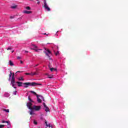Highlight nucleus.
Here are the masks:
<instances>
[{"label":"nucleus","instance_id":"obj_34","mask_svg":"<svg viewBox=\"0 0 128 128\" xmlns=\"http://www.w3.org/2000/svg\"><path fill=\"white\" fill-rule=\"evenodd\" d=\"M12 50V48H7V50Z\"/></svg>","mask_w":128,"mask_h":128},{"label":"nucleus","instance_id":"obj_3","mask_svg":"<svg viewBox=\"0 0 128 128\" xmlns=\"http://www.w3.org/2000/svg\"><path fill=\"white\" fill-rule=\"evenodd\" d=\"M44 8L46 10H48V12H50V8L48 6V3H46V0H44Z\"/></svg>","mask_w":128,"mask_h":128},{"label":"nucleus","instance_id":"obj_15","mask_svg":"<svg viewBox=\"0 0 128 128\" xmlns=\"http://www.w3.org/2000/svg\"><path fill=\"white\" fill-rule=\"evenodd\" d=\"M9 64L11 66H14V63L12 62V60H10L9 61Z\"/></svg>","mask_w":128,"mask_h":128},{"label":"nucleus","instance_id":"obj_7","mask_svg":"<svg viewBox=\"0 0 128 128\" xmlns=\"http://www.w3.org/2000/svg\"><path fill=\"white\" fill-rule=\"evenodd\" d=\"M42 100L44 102V97L41 96H37V102H38L40 103L42 102Z\"/></svg>","mask_w":128,"mask_h":128},{"label":"nucleus","instance_id":"obj_21","mask_svg":"<svg viewBox=\"0 0 128 128\" xmlns=\"http://www.w3.org/2000/svg\"><path fill=\"white\" fill-rule=\"evenodd\" d=\"M18 80H24L22 77H20L18 78Z\"/></svg>","mask_w":128,"mask_h":128},{"label":"nucleus","instance_id":"obj_29","mask_svg":"<svg viewBox=\"0 0 128 128\" xmlns=\"http://www.w3.org/2000/svg\"><path fill=\"white\" fill-rule=\"evenodd\" d=\"M31 92H32V94H35V95H36V92H34V91H31Z\"/></svg>","mask_w":128,"mask_h":128},{"label":"nucleus","instance_id":"obj_8","mask_svg":"<svg viewBox=\"0 0 128 128\" xmlns=\"http://www.w3.org/2000/svg\"><path fill=\"white\" fill-rule=\"evenodd\" d=\"M26 106L29 110H32V104L30 102H28L27 103Z\"/></svg>","mask_w":128,"mask_h":128},{"label":"nucleus","instance_id":"obj_28","mask_svg":"<svg viewBox=\"0 0 128 128\" xmlns=\"http://www.w3.org/2000/svg\"><path fill=\"white\" fill-rule=\"evenodd\" d=\"M16 92H18L15 91L13 92V94H14V96H16Z\"/></svg>","mask_w":128,"mask_h":128},{"label":"nucleus","instance_id":"obj_41","mask_svg":"<svg viewBox=\"0 0 128 128\" xmlns=\"http://www.w3.org/2000/svg\"><path fill=\"white\" fill-rule=\"evenodd\" d=\"M14 52V50H12V52Z\"/></svg>","mask_w":128,"mask_h":128},{"label":"nucleus","instance_id":"obj_37","mask_svg":"<svg viewBox=\"0 0 128 128\" xmlns=\"http://www.w3.org/2000/svg\"><path fill=\"white\" fill-rule=\"evenodd\" d=\"M38 64H36L35 66H34V67H36V66H38Z\"/></svg>","mask_w":128,"mask_h":128},{"label":"nucleus","instance_id":"obj_12","mask_svg":"<svg viewBox=\"0 0 128 128\" xmlns=\"http://www.w3.org/2000/svg\"><path fill=\"white\" fill-rule=\"evenodd\" d=\"M45 108V112H50V108H48L47 106H46V107Z\"/></svg>","mask_w":128,"mask_h":128},{"label":"nucleus","instance_id":"obj_17","mask_svg":"<svg viewBox=\"0 0 128 128\" xmlns=\"http://www.w3.org/2000/svg\"><path fill=\"white\" fill-rule=\"evenodd\" d=\"M3 110L4 112H10V110L8 109H4Z\"/></svg>","mask_w":128,"mask_h":128},{"label":"nucleus","instance_id":"obj_18","mask_svg":"<svg viewBox=\"0 0 128 128\" xmlns=\"http://www.w3.org/2000/svg\"><path fill=\"white\" fill-rule=\"evenodd\" d=\"M45 124H46V126L47 127L48 126V128H50V124H48V122H46V121L45 122Z\"/></svg>","mask_w":128,"mask_h":128},{"label":"nucleus","instance_id":"obj_40","mask_svg":"<svg viewBox=\"0 0 128 128\" xmlns=\"http://www.w3.org/2000/svg\"><path fill=\"white\" fill-rule=\"evenodd\" d=\"M38 4H40V2H38V3H37Z\"/></svg>","mask_w":128,"mask_h":128},{"label":"nucleus","instance_id":"obj_2","mask_svg":"<svg viewBox=\"0 0 128 128\" xmlns=\"http://www.w3.org/2000/svg\"><path fill=\"white\" fill-rule=\"evenodd\" d=\"M24 84V88H28V86H41V84H38L36 82H25V83H23Z\"/></svg>","mask_w":128,"mask_h":128},{"label":"nucleus","instance_id":"obj_11","mask_svg":"<svg viewBox=\"0 0 128 128\" xmlns=\"http://www.w3.org/2000/svg\"><path fill=\"white\" fill-rule=\"evenodd\" d=\"M16 8H18V6L17 5H14L10 6L11 8H12L13 10L16 9Z\"/></svg>","mask_w":128,"mask_h":128},{"label":"nucleus","instance_id":"obj_39","mask_svg":"<svg viewBox=\"0 0 128 128\" xmlns=\"http://www.w3.org/2000/svg\"><path fill=\"white\" fill-rule=\"evenodd\" d=\"M25 52H28V51H25Z\"/></svg>","mask_w":128,"mask_h":128},{"label":"nucleus","instance_id":"obj_33","mask_svg":"<svg viewBox=\"0 0 128 128\" xmlns=\"http://www.w3.org/2000/svg\"><path fill=\"white\" fill-rule=\"evenodd\" d=\"M17 58H18V60H20V58H22L20 56H18Z\"/></svg>","mask_w":128,"mask_h":128},{"label":"nucleus","instance_id":"obj_10","mask_svg":"<svg viewBox=\"0 0 128 128\" xmlns=\"http://www.w3.org/2000/svg\"><path fill=\"white\" fill-rule=\"evenodd\" d=\"M24 14H32V12L31 11H28V10H25L24 12Z\"/></svg>","mask_w":128,"mask_h":128},{"label":"nucleus","instance_id":"obj_1","mask_svg":"<svg viewBox=\"0 0 128 128\" xmlns=\"http://www.w3.org/2000/svg\"><path fill=\"white\" fill-rule=\"evenodd\" d=\"M8 80H10L12 86L14 88H16V87L14 86L16 84V78H14V73L12 72V71L10 72V74H9V79Z\"/></svg>","mask_w":128,"mask_h":128},{"label":"nucleus","instance_id":"obj_36","mask_svg":"<svg viewBox=\"0 0 128 128\" xmlns=\"http://www.w3.org/2000/svg\"><path fill=\"white\" fill-rule=\"evenodd\" d=\"M20 64H24V62H22V60H20Z\"/></svg>","mask_w":128,"mask_h":128},{"label":"nucleus","instance_id":"obj_23","mask_svg":"<svg viewBox=\"0 0 128 128\" xmlns=\"http://www.w3.org/2000/svg\"><path fill=\"white\" fill-rule=\"evenodd\" d=\"M28 100L31 102H34V101L32 100H31L30 98V96H28Z\"/></svg>","mask_w":128,"mask_h":128},{"label":"nucleus","instance_id":"obj_4","mask_svg":"<svg viewBox=\"0 0 128 128\" xmlns=\"http://www.w3.org/2000/svg\"><path fill=\"white\" fill-rule=\"evenodd\" d=\"M42 108V106H33L32 107V109L33 110H35L36 112H39V110H40V109Z\"/></svg>","mask_w":128,"mask_h":128},{"label":"nucleus","instance_id":"obj_35","mask_svg":"<svg viewBox=\"0 0 128 128\" xmlns=\"http://www.w3.org/2000/svg\"><path fill=\"white\" fill-rule=\"evenodd\" d=\"M56 56H58V52L56 54Z\"/></svg>","mask_w":128,"mask_h":128},{"label":"nucleus","instance_id":"obj_9","mask_svg":"<svg viewBox=\"0 0 128 128\" xmlns=\"http://www.w3.org/2000/svg\"><path fill=\"white\" fill-rule=\"evenodd\" d=\"M16 84H18V86H22V85L24 84V83H22V82H16Z\"/></svg>","mask_w":128,"mask_h":128},{"label":"nucleus","instance_id":"obj_30","mask_svg":"<svg viewBox=\"0 0 128 128\" xmlns=\"http://www.w3.org/2000/svg\"><path fill=\"white\" fill-rule=\"evenodd\" d=\"M43 106H44V108H46V103L44 102Z\"/></svg>","mask_w":128,"mask_h":128},{"label":"nucleus","instance_id":"obj_14","mask_svg":"<svg viewBox=\"0 0 128 128\" xmlns=\"http://www.w3.org/2000/svg\"><path fill=\"white\" fill-rule=\"evenodd\" d=\"M50 72H54V70L56 71V68H50Z\"/></svg>","mask_w":128,"mask_h":128},{"label":"nucleus","instance_id":"obj_32","mask_svg":"<svg viewBox=\"0 0 128 128\" xmlns=\"http://www.w3.org/2000/svg\"><path fill=\"white\" fill-rule=\"evenodd\" d=\"M10 18H11V19L14 18V16H10Z\"/></svg>","mask_w":128,"mask_h":128},{"label":"nucleus","instance_id":"obj_25","mask_svg":"<svg viewBox=\"0 0 128 128\" xmlns=\"http://www.w3.org/2000/svg\"><path fill=\"white\" fill-rule=\"evenodd\" d=\"M34 124L36 125V124H38V122L36 121V120H34Z\"/></svg>","mask_w":128,"mask_h":128},{"label":"nucleus","instance_id":"obj_31","mask_svg":"<svg viewBox=\"0 0 128 128\" xmlns=\"http://www.w3.org/2000/svg\"><path fill=\"white\" fill-rule=\"evenodd\" d=\"M4 128V125H0V128Z\"/></svg>","mask_w":128,"mask_h":128},{"label":"nucleus","instance_id":"obj_22","mask_svg":"<svg viewBox=\"0 0 128 128\" xmlns=\"http://www.w3.org/2000/svg\"><path fill=\"white\" fill-rule=\"evenodd\" d=\"M28 100L31 102H34V101L32 100H31L30 98V96H28Z\"/></svg>","mask_w":128,"mask_h":128},{"label":"nucleus","instance_id":"obj_26","mask_svg":"<svg viewBox=\"0 0 128 128\" xmlns=\"http://www.w3.org/2000/svg\"><path fill=\"white\" fill-rule=\"evenodd\" d=\"M26 10H30V6H26Z\"/></svg>","mask_w":128,"mask_h":128},{"label":"nucleus","instance_id":"obj_19","mask_svg":"<svg viewBox=\"0 0 128 128\" xmlns=\"http://www.w3.org/2000/svg\"><path fill=\"white\" fill-rule=\"evenodd\" d=\"M33 110H31L30 112V115L34 114V111H32Z\"/></svg>","mask_w":128,"mask_h":128},{"label":"nucleus","instance_id":"obj_27","mask_svg":"<svg viewBox=\"0 0 128 128\" xmlns=\"http://www.w3.org/2000/svg\"><path fill=\"white\" fill-rule=\"evenodd\" d=\"M48 78H52V76H48Z\"/></svg>","mask_w":128,"mask_h":128},{"label":"nucleus","instance_id":"obj_16","mask_svg":"<svg viewBox=\"0 0 128 128\" xmlns=\"http://www.w3.org/2000/svg\"><path fill=\"white\" fill-rule=\"evenodd\" d=\"M2 124H4V122H6V124H10V122H8V121H4V120H2Z\"/></svg>","mask_w":128,"mask_h":128},{"label":"nucleus","instance_id":"obj_42","mask_svg":"<svg viewBox=\"0 0 128 128\" xmlns=\"http://www.w3.org/2000/svg\"><path fill=\"white\" fill-rule=\"evenodd\" d=\"M46 34L45 33V34Z\"/></svg>","mask_w":128,"mask_h":128},{"label":"nucleus","instance_id":"obj_6","mask_svg":"<svg viewBox=\"0 0 128 128\" xmlns=\"http://www.w3.org/2000/svg\"><path fill=\"white\" fill-rule=\"evenodd\" d=\"M44 52L46 54V56H47L50 58V55L52 54V52L49 50L48 49L45 48V51Z\"/></svg>","mask_w":128,"mask_h":128},{"label":"nucleus","instance_id":"obj_20","mask_svg":"<svg viewBox=\"0 0 128 128\" xmlns=\"http://www.w3.org/2000/svg\"><path fill=\"white\" fill-rule=\"evenodd\" d=\"M36 72H34V73H32V72H31V76H36Z\"/></svg>","mask_w":128,"mask_h":128},{"label":"nucleus","instance_id":"obj_38","mask_svg":"<svg viewBox=\"0 0 128 128\" xmlns=\"http://www.w3.org/2000/svg\"><path fill=\"white\" fill-rule=\"evenodd\" d=\"M16 72H22L18 71Z\"/></svg>","mask_w":128,"mask_h":128},{"label":"nucleus","instance_id":"obj_13","mask_svg":"<svg viewBox=\"0 0 128 128\" xmlns=\"http://www.w3.org/2000/svg\"><path fill=\"white\" fill-rule=\"evenodd\" d=\"M4 96L5 98H8V96H10V94H8V93H5L4 94Z\"/></svg>","mask_w":128,"mask_h":128},{"label":"nucleus","instance_id":"obj_24","mask_svg":"<svg viewBox=\"0 0 128 128\" xmlns=\"http://www.w3.org/2000/svg\"><path fill=\"white\" fill-rule=\"evenodd\" d=\"M25 74H26V76H32L31 73H26Z\"/></svg>","mask_w":128,"mask_h":128},{"label":"nucleus","instance_id":"obj_5","mask_svg":"<svg viewBox=\"0 0 128 128\" xmlns=\"http://www.w3.org/2000/svg\"><path fill=\"white\" fill-rule=\"evenodd\" d=\"M37 48H38V46L34 44H32L31 45V50H35V52H40V50H42V49H36Z\"/></svg>","mask_w":128,"mask_h":128}]
</instances>
